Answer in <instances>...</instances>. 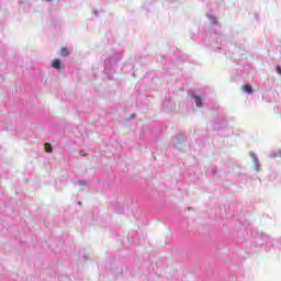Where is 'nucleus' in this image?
I'll return each instance as SVG.
<instances>
[{"instance_id": "f257e3e1", "label": "nucleus", "mask_w": 281, "mask_h": 281, "mask_svg": "<svg viewBox=\"0 0 281 281\" xmlns=\"http://www.w3.org/2000/svg\"><path fill=\"white\" fill-rule=\"evenodd\" d=\"M193 99L195 101V106H199V108L203 106V100L201 99V97L193 95Z\"/></svg>"}, {"instance_id": "f03ea898", "label": "nucleus", "mask_w": 281, "mask_h": 281, "mask_svg": "<svg viewBox=\"0 0 281 281\" xmlns=\"http://www.w3.org/2000/svg\"><path fill=\"white\" fill-rule=\"evenodd\" d=\"M243 91H245V93H254V88H251L250 85H244Z\"/></svg>"}, {"instance_id": "7ed1b4c3", "label": "nucleus", "mask_w": 281, "mask_h": 281, "mask_svg": "<svg viewBox=\"0 0 281 281\" xmlns=\"http://www.w3.org/2000/svg\"><path fill=\"white\" fill-rule=\"evenodd\" d=\"M52 67L54 69L60 70V59H54L53 63H52Z\"/></svg>"}, {"instance_id": "20e7f679", "label": "nucleus", "mask_w": 281, "mask_h": 281, "mask_svg": "<svg viewBox=\"0 0 281 281\" xmlns=\"http://www.w3.org/2000/svg\"><path fill=\"white\" fill-rule=\"evenodd\" d=\"M69 48L67 47H63L61 50H60V56H63L64 58L69 56Z\"/></svg>"}, {"instance_id": "39448f33", "label": "nucleus", "mask_w": 281, "mask_h": 281, "mask_svg": "<svg viewBox=\"0 0 281 281\" xmlns=\"http://www.w3.org/2000/svg\"><path fill=\"white\" fill-rule=\"evenodd\" d=\"M44 147H45L46 153H52V150H54V147H52V144H49V143H45Z\"/></svg>"}, {"instance_id": "423d86ee", "label": "nucleus", "mask_w": 281, "mask_h": 281, "mask_svg": "<svg viewBox=\"0 0 281 281\" xmlns=\"http://www.w3.org/2000/svg\"><path fill=\"white\" fill-rule=\"evenodd\" d=\"M277 71H278L279 76H281V67L280 66H278Z\"/></svg>"}, {"instance_id": "0eeeda50", "label": "nucleus", "mask_w": 281, "mask_h": 281, "mask_svg": "<svg viewBox=\"0 0 281 281\" xmlns=\"http://www.w3.org/2000/svg\"><path fill=\"white\" fill-rule=\"evenodd\" d=\"M132 117H135V114H132Z\"/></svg>"}, {"instance_id": "6e6552de", "label": "nucleus", "mask_w": 281, "mask_h": 281, "mask_svg": "<svg viewBox=\"0 0 281 281\" xmlns=\"http://www.w3.org/2000/svg\"><path fill=\"white\" fill-rule=\"evenodd\" d=\"M46 1H53V0H46Z\"/></svg>"}]
</instances>
